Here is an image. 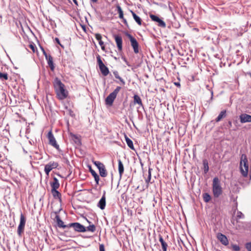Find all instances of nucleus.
<instances>
[{
  "instance_id": "nucleus-1",
  "label": "nucleus",
  "mask_w": 251,
  "mask_h": 251,
  "mask_svg": "<svg viewBox=\"0 0 251 251\" xmlns=\"http://www.w3.org/2000/svg\"><path fill=\"white\" fill-rule=\"evenodd\" d=\"M53 84L57 98L60 100L65 99L68 97V93L65 89L64 84L58 77L55 78Z\"/></svg>"
},
{
  "instance_id": "nucleus-2",
  "label": "nucleus",
  "mask_w": 251,
  "mask_h": 251,
  "mask_svg": "<svg viewBox=\"0 0 251 251\" xmlns=\"http://www.w3.org/2000/svg\"><path fill=\"white\" fill-rule=\"evenodd\" d=\"M240 172L242 176L246 177L248 176L249 165L247 156L245 154H242L240 163Z\"/></svg>"
},
{
  "instance_id": "nucleus-3",
  "label": "nucleus",
  "mask_w": 251,
  "mask_h": 251,
  "mask_svg": "<svg viewBox=\"0 0 251 251\" xmlns=\"http://www.w3.org/2000/svg\"><path fill=\"white\" fill-rule=\"evenodd\" d=\"M212 192L215 198L219 197L223 193L220 181L217 177H215L213 178L212 183Z\"/></svg>"
},
{
  "instance_id": "nucleus-4",
  "label": "nucleus",
  "mask_w": 251,
  "mask_h": 251,
  "mask_svg": "<svg viewBox=\"0 0 251 251\" xmlns=\"http://www.w3.org/2000/svg\"><path fill=\"white\" fill-rule=\"evenodd\" d=\"M121 89V87L120 86H117L116 88L105 99V103L106 104L109 105H112L114 100L116 99L118 93L119 92L120 90Z\"/></svg>"
},
{
  "instance_id": "nucleus-5",
  "label": "nucleus",
  "mask_w": 251,
  "mask_h": 251,
  "mask_svg": "<svg viewBox=\"0 0 251 251\" xmlns=\"http://www.w3.org/2000/svg\"><path fill=\"white\" fill-rule=\"evenodd\" d=\"M97 62L99 65V69L101 73V74L104 76H106L109 73L108 68L103 64L102 62L101 57L100 55L98 54L97 55Z\"/></svg>"
},
{
  "instance_id": "nucleus-6",
  "label": "nucleus",
  "mask_w": 251,
  "mask_h": 251,
  "mask_svg": "<svg viewBox=\"0 0 251 251\" xmlns=\"http://www.w3.org/2000/svg\"><path fill=\"white\" fill-rule=\"evenodd\" d=\"M126 35L129 39L134 52L135 53H138L139 52V44L137 40L128 32L126 33Z\"/></svg>"
},
{
  "instance_id": "nucleus-7",
  "label": "nucleus",
  "mask_w": 251,
  "mask_h": 251,
  "mask_svg": "<svg viewBox=\"0 0 251 251\" xmlns=\"http://www.w3.org/2000/svg\"><path fill=\"white\" fill-rule=\"evenodd\" d=\"M69 226L70 227L73 228L75 231L78 232H86V227L79 223H72L69 224Z\"/></svg>"
},
{
  "instance_id": "nucleus-8",
  "label": "nucleus",
  "mask_w": 251,
  "mask_h": 251,
  "mask_svg": "<svg viewBox=\"0 0 251 251\" xmlns=\"http://www.w3.org/2000/svg\"><path fill=\"white\" fill-rule=\"evenodd\" d=\"M26 219L25 216L23 215L22 213H21L20 215V224L18 227L17 233L19 236H21L22 233L24 232L25 226V224Z\"/></svg>"
},
{
  "instance_id": "nucleus-9",
  "label": "nucleus",
  "mask_w": 251,
  "mask_h": 251,
  "mask_svg": "<svg viewBox=\"0 0 251 251\" xmlns=\"http://www.w3.org/2000/svg\"><path fill=\"white\" fill-rule=\"evenodd\" d=\"M150 17L152 21L157 23L158 26L163 28L166 27V25L165 23L158 16L153 14H150Z\"/></svg>"
},
{
  "instance_id": "nucleus-10",
  "label": "nucleus",
  "mask_w": 251,
  "mask_h": 251,
  "mask_svg": "<svg viewBox=\"0 0 251 251\" xmlns=\"http://www.w3.org/2000/svg\"><path fill=\"white\" fill-rule=\"evenodd\" d=\"M58 166L57 162H50L45 166L44 171L47 175H49L50 172L53 169L56 168Z\"/></svg>"
},
{
  "instance_id": "nucleus-11",
  "label": "nucleus",
  "mask_w": 251,
  "mask_h": 251,
  "mask_svg": "<svg viewBox=\"0 0 251 251\" xmlns=\"http://www.w3.org/2000/svg\"><path fill=\"white\" fill-rule=\"evenodd\" d=\"M48 137L49 140L50 144L54 147L56 149L58 150L59 146L56 143V140L51 131L48 133Z\"/></svg>"
},
{
  "instance_id": "nucleus-12",
  "label": "nucleus",
  "mask_w": 251,
  "mask_h": 251,
  "mask_svg": "<svg viewBox=\"0 0 251 251\" xmlns=\"http://www.w3.org/2000/svg\"><path fill=\"white\" fill-rule=\"evenodd\" d=\"M54 213L55 214V219H56V222L57 225V226L60 228H69V224L65 225L63 221L60 219L59 216L57 215L58 212L55 211L54 212Z\"/></svg>"
},
{
  "instance_id": "nucleus-13",
  "label": "nucleus",
  "mask_w": 251,
  "mask_h": 251,
  "mask_svg": "<svg viewBox=\"0 0 251 251\" xmlns=\"http://www.w3.org/2000/svg\"><path fill=\"white\" fill-rule=\"evenodd\" d=\"M113 37L115 39V42L119 51H122L123 49V40L122 38L120 35H114Z\"/></svg>"
},
{
  "instance_id": "nucleus-14",
  "label": "nucleus",
  "mask_w": 251,
  "mask_h": 251,
  "mask_svg": "<svg viewBox=\"0 0 251 251\" xmlns=\"http://www.w3.org/2000/svg\"><path fill=\"white\" fill-rule=\"evenodd\" d=\"M217 238L223 245L225 246H227L228 245L229 242L228 239L224 234L221 233H218L217 234Z\"/></svg>"
},
{
  "instance_id": "nucleus-15",
  "label": "nucleus",
  "mask_w": 251,
  "mask_h": 251,
  "mask_svg": "<svg viewBox=\"0 0 251 251\" xmlns=\"http://www.w3.org/2000/svg\"><path fill=\"white\" fill-rule=\"evenodd\" d=\"M239 119L241 123H251V115L243 113L239 116Z\"/></svg>"
},
{
  "instance_id": "nucleus-16",
  "label": "nucleus",
  "mask_w": 251,
  "mask_h": 251,
  "mask_svg": "<svg viewBox=\"0 0 251 251\" xmlns=\"http://www.w3.org/2000/svg\"><path fill=\"white\" fill-rule=\"evenodd\" d=\"M106 205V199L105 196V192L104 193L103 196L99 201L97 206L101 210H103L105 208Z\"/></svg>"
},
{
  "instance_id": "nucleus-17",
  "label": "nucleus",
  "mask_w": 251,
  "mask_h": 251,
  "mask_svg": "<svg viewBox=\"0 0 251 251\" xmlns=\"http://www.w3.org/2000/svg\"><path fill=\"white\" fill-rule=\"evenodd\" d=\"M48 64L50 68L51 71H54L55 69V66L53 61V58L51 55L48 56V58L46 59Z\"/></svg>"
},
{
  "instance_id": "nucleus-18",
  "label": "nucleus",
  "mask_w": 251,
  "mask_h": 251,
  "mask_svg": "<svg viewBox=\"0 0 251 251\" xmlns=\"http://www.w3.org/2000/svg\"><path fill=\"white\" fill-rule=\"evenodd\" d=\"M51 192L54 199H58L60 201H61V194L57 189H51Z\"/></svg>"
},
{
  "instance_id": "nucleus-19",
  "label": "nucleus",
  "mask_w": 251,
  "mask_h": 251,
  "mask_svg": "<svg viewBox=\"0 0 251 251\" xmlns=\"http://www.w3.org/2000/svg\"><path fill=\"white\" fill-rule=\"evenodd\" d=\"M60 186V184L59 183V181L58 179L54 177L53 179V181L50 182V186L51 187V189H57Z\"/></svg>"
},
{
  "instance_id": "nucleus-20",
  "label": "nucleus",
  "mask_w": 251,
  "mask_h": 251,
  "mask_svg": "<svg viewBox=\"0 0 251 251\" xmlns=\"http://www.w3.org/2000/svg\"><path fill=\"white\" fill-rule=\"evenodd\" d=\"M118 171L120 177L121 178L124 172V167L121 159H118Z\"/></svg>"
},
{
  "instance_id": "nucleus-21",
  "label": "nucleus",
  "mask_w": 251,
  "mask_h": 251,
  "mask_svg": "<svg viewBox=\"0 0 251 251\" xmlns=\"http://www.w3.org/2000/svg\"><path fill=\"white\" fill-rule=\"evenodd\" d=\"M159 241L161 243L163 251H167V248H168V244L164 240L163 237H162V236L161 235H159Z\"/></svg>"
},
{
  "instance_id": "nucleus-22",
  "label": "nucleus",
  "mask_w": 251,
  "mask_h": 251,
  "mask_svg": "<svg viewBox=\"0 0 251 251\" xmlns=\"http://www.w3.org/2000/svg\"><path fill=\"white\" fill-rule=\"evenodd\" d=\"M70 136L72 138L75 144L78 146H80L81 145V140L76 135L71 133Z\"/></svg>"
},
{
  "instance_id": "nucleus-23",
  "label": "nucleus",
  "mask_w": 251,
  "mask_h": 251,
  "mask_svg": "<svg viewBox=\"0 0 251 251\" xmlns=\"http://www.w3.org/2000/svg\"><path fill=\"white\" fill-rule=\"evenodd\" d=\"M226 110L222 111L220 113V114H219L218 117L216 118L215 121L216 122H219L220 121H221L222 119H223V118H225L226 117Z\"/></svg>"
},
{
  "instance_id": "nucleus-24",
  "label": "nucleus",
  "mask_w": 251,
  "mask_h": 251,
  "mask_svg": "<svg viewBox=\"0 0 251 251\" xmlns=\"http://www.w3.org/2000/svg\"><path fill=\"white\" fill-rule=\"evenodd\" d=\"M100 176L102 177H105L107 176V172L106 170L104 165L99 169Z\"/></svg>"
},
{
  "instance_id": "nucleus-25",
  "label": "nucleus",
  "mask_w": 251,
  "mask_h": 251,
  "mask_svg": "<svg viewBox=\"0 0 251 251\" xmlns=\"http://www.w3.org/2000/svg\"><path fill=\"white\" fill-rule=\"evenodd\" d=\"M202 164L203 166V172L205 174H207L209 171L208 162L207 159H204L202 160Z\"/></svg>"
},
{
  "instance_id": "nucleus-26",
  "label": "nucleus",
  "mask_w": 251,
  "mask_h": 251,
  "mask_svg": "<svg viewBox=\"0 0 251 251\" xmlns=\"http://www.w3.org/2000/svg\"><path fill=\"white\" fill-rule=\"evenodd\" d=\"M131 12L134 20L139 25H141L142 22L141 19L132 11H131Z\"/></svg>"
},
{
  "instance_id": "nucleus-27",
  "label": "nucleus",
  "mask_w": 251,
  "mask_h": 251,
  "mask_svg": "<svg viewBox=\"0 0 251 251\" xmlns=\"http://www.w3.org/2000/svg\"><path fill=\"white\" fill-rule=\"evenodd\" d=\"M125 140L128 147L132 150H134L133 142L126 135H125Z\"/></svg>"
},
{
  "instance_id": "nucleus-28",
  "label": "nucleus",
  "mask_w": 251,
  "mask_h": 251,
  "mask_svg": "<svg viewBox=\"0 0 251 251\" xmlns=\"http://www.w3.org/2000/svg\"><path fill=\"white\" fill-rule=\"evenodd\" d=\"M87 221L89 224L91 223L88 220H87ZM87 231L92 232H95L96 231V226L94 224H90L89 226L86 227V231Z\"/></svg>"
},
{
  "instance_id": "nucleus-29",
  "label": "nucleus",
  "mask_w": 251,
  "mask_h": 251,
  "mask_svg": "<svg viewBox=\"0 0 251 251\" xmlns=\"http://www.w3.org/2000/svg\"><path fill=\"white\" fill-rule=\"evenodd\" d=\"M133 100L134 103H137L140 105H142L143 103L140 97L137 95H134L133 96Z\"/></svg>"
},
{
  "instance_id": "nucleus-30",
  "label": "nucleus",
  "mask_w": 251,
  "mask_h": 251,
  "mask_svg": "<svg viewBox=\"0 0 251 251\" xmlns=\"http://www.w3.org/2000/svg\"><path fill=\"white\" fill-rule=\"evenodd\" d=\"M202 196H203V201L205 202H208L211 198L210 195L207 193H204L203 194Z\"/></svg>"
},
{
  "instance_id": "nucleus-31",
  "label": "nucleus",
  "mask_w": 251,
  "mask_h": 251,
  "mask_svg": "<svg viewBox=\"0 0 251 251\" xmlns=\"http://www.w3.org/2000/svg\"><path fill=\"white\" fill-rule=\"evenodd\" d=\"M117 10H118V13H119V17L120 19H124V14L123 11L121 8V7L118 5L117 6Z\"/></svg>"
},
{
  "instance_id": "nucleus-32",
  "label": "nucleus",
  "mask_w": 251,
  "mask_h": 251,
  "mask_svg": "<svg viewBox=\"0 0 251 251\" xmlns=\"http://www.w3.org/2000/svg\"><path fill=\"white\" fill-rule=\"evenodd\" d=\"M152 170L151 169V168H149V171H148V176L147 177V178H146L145 179V182L147 184V185L148 186L149 185V182H150L151 181V171Z\"/></svg>"
},
{
  "instance_id": "nucleus-33",
  "label": "nucleus",
  "mask_w": 251,
  "mask_h": 251,
  "mask_svg": "<svg viewBox=\"0 0 251 251\" xmlns=\"http://www.w3.org/2000/svg\"><path fill=\"white\" fill-rule=\"evenodd\" d=\"M0 79L2 81L7 80L8 79L7 74L0 72Z\"/></svg>"
},
{
  "instance_id": "nucleus-34",
  "label": "nucleus",
  "mask_w": 251,
  "mask_h": 251,
  "mask_svg": "<svg viewBox=\"0 0 251 251\" xmlns=\"http://www.w3.org/2000/svg\"><path fill=\"white\" fill-rule=\"evenodd\" d=\"M93 163L97 167L98 169L101 168L102 166L104 165L103 163L98 161H92Z\"/></svg>"
},
{
  "instance_id": "nucleus-35",
  "label": "nucleus",
  "mask_w": 251,
  "mask_h": 251,
  "mask_svg": "<svg viewBox=\"0 0 251 251\" xmlns=\"http://www.w3.org/2000/svg\"><path fill=\"white\" fill-rule=\"evenodd\" d=\"M62 160L64 163H65L68 166H70V163L67 157L65 156V155H63Z\"/></svg>"
},
{
  "instance_id": "nucleus-36",
  "label": "nucleus",
  "mask_w": 251,
  "mask_h": 251,
  "mask_svg": "<svg viewBox=\"0 0 251 251\" xmlns=\"http://www.w3.org/2000/svg\"><path fill=\"white\" fill-rule=\"evenodd\" d=\"M232 250L235 251H239L240 250V248L238 245L233 244L232 245Z\"/></svg>"
},
{
  "instance_id": "nucleus-37",
  "label": "nucleus",
  "mask_w": 251,
  "mask_h": 251,
  "mask_svg": "<svg viewBox=\"0 0 251 251\" xmlns=\"http://www.w3.org/2000/svg\"><path fill=\"white\" fill-rule=\"evenodd\" d=\"M245 248L248 251H251V242L247 243L245 244Z\"/></svg>"
},
{
  "instance_id": "nucleus-38",
  "label": "nucleus",
  "mask_w": 251,
  "mask_h": 251,
  "mask_svg": "<svg viewBox=\"0 0 251 251\" xmlns=\"http://www.w3.org/2000/svg\"><path fill=\"white\" fill-rule=\"evenodd\" d=\"M88 167H89V172L91 173V174L93 176L97 175V173L94 170L92 169L91 166H89Z\"/></svg>"
},
{
  "instance_id": "nucleus-39",
  "label": "nucleus",
  "mask_w": 251,
  "mask_h": 251,
  "mask_svg": "<svg viewBox=\"0 0 251 251\" xmlns=\"http://www.w3.org/2000/svg\"><path fill=\"white\" fill-rule=\"evenodd\" d=\"M237 217L239 219H243L244 215L240 211H238L237 213Z\"/></svg>"
},
{
  "instance_id": "nucleus-40",
  "label": "nucleus",
  "mask_w": 251,
  "mask_h": 251,
  "mask_svg": "<svg viewBox=\"0 0 251 251\" xmlns=\"http://www.w3.org/2000/svg\"><path fill=\"white\" fill-rule=\"evenodd\" d=\"M95 37H96V39L98 41H99V42L101 40V38H102L101 35L100 34H99V33L95 34Z\"/></svg>"
},
{
  "instance_id": "nucleus-41",
  "label": "nucleus",
  "mask_w": 251,
  "mask_h": 251,
  "mask_svg": "<svg viewBox=\"0 0 251 251\" xmlns=\"http://www.w3.org/2000/svg\"><path fill=\"white\" fill-rule=\"evenodd\" d=\"M95 179V181L96 182L97 184H99V180H100V177L99 175L97 174V175H95L93 176Z\"/></svg>"
},
{
  "instance_id": "nucleus-42",
  "label": "nucleus",
  "mask_w": 251,
  "mask_h": 251,
  "mask_svg": "<svg viewBox=\"0 0 251 251\" xmlns=\"http://www.w3.org/2000/svg\"><path fill=\"white\" fill-rule=\"evenodd\" d=\"M117 78L120 81V82L121 83V84H122L123 85H125L126 82L121 77H120L119 76Z\"/></svg>"
},
{
  "instance_id": "nucleus-43",
  "label": "nucleus",
  "mask_w": 251,
  "mask_h": 251,
  "mask_svg": "<svg viewBox=\"0 0 251 251\" xmlns=\"http://www.w3.org/2000/svg\"><path fill=\"white\" fill-rule=\"evenodd\" d=\"M100 251H105V248L103 244H100L99 247Z\"/></svg>"
},
{
  "instance_id": "nucleus-44",
  "label": "nucleus",
  "mask_w": 251,
  "mask_h": 251,
  "mask_svg": "<svg viewBox=\"0 0 251 251\" xmlns=\"http://www.w3.org/2000/svg\"><path fill=\"white\" fill-rule=\"evenodd\" d=\"M29 47H30V48L32 50L33 52H35V49H36V47H35V45H34V44H30L29 45Z\"/></svg>"
},
{
  "instance_id": "nucleus-45",
  "label": "nucleus",
  "mask_w": 251,
  "mask_h": 251,
  "mask_svg": "<svg viewBox=\"0 0 251 251\" xmlns=\"http://www.w3.org/2000/svg\"><path fill=\"white\" fill-rule=\"evenodd\" d=\"M55 41L56 42V43L59 44L62 48H64L63 46L61 44V43L60 42V41H59V39L58 38H55Z\"/></svg>"
},
{
  "instance_id": "nucleus-46",
  "label": "nucleus",
  "mask_w": 251,
  "mask_h": 251,
  "mask_svg": "<svg viewBox=\"0 0 251 251\" xmlns=\"http://www.w3.org/2000/svg\"><path fill=\"white\" fill-rule=\"evenodd\" d=\"M42 50H43V53L44 55L45 56L46 59H47V58H48V56H50V54L48 55L43 48H42Z\"/></svg>"
},
{
  "instance_id": "nucleus-47",
  "label": "nucleus",
  "mask_w": 251,
  "mask_h": 251,
  "mask_svg": "<svg viewBox=\"0 0 251 251\" xmlns=\"http://www.w3.org/2000/svg\"><path fill=\"white\" fill-rule=\"evenodd\" d=\"M115 77L117 78L118 77H119L120 75H119V73L117 71H114L113 72Z\"/></svg>"
},
{
  "instance_id": "nucleus-48",
  "label": "nucleus",
  "mask_w": 251,
  "mask_h": 251,
  "mask_svg": "<svg viewBox=\"0 0 251 251\" xmlns=\"http://www.w3.org/2000/svg\"><path fill=\"white\" fill-rule=\"evenodd\" d=\"M174 84H175L176 86H177V87H179V88H180V83H179V82H175L174 83Z\"/></svg>"
},
{
  "instance_id": "nucleus-49",
  "label": "nucleus",
  "mask_w": 251,
  "mask_h": 251,
  "mask_svg": "<svg viewBox=\"0 0 251 251\" xmlns=\"http://www.w3.org/2000/svg\"><path fill=\"white\" fill-rule=\"evenodd\" d=\"M99 44H100V46L104 45V43H103V41H102V40L100 41L99 42Z\"/></svg>"
},
{
  "instance_id": "nucleus-50",
  "label": "nucleus",
  "mask_w": 251,
  "mask_h": 251,
  "mask_svg": "<svg viewBox=\"0 0 251 251\" xmlns=\"http://www.w3.org/2000/svg\"><path fill=\"white\" fill-rule=\"evenodd\" d=\"M123 22L124 23V24L126 25H127V22L126 21V20L124 18V19H123Z\"/></svg>"
},
{
  "instance_id": "nucleus-51",
  "label": "nucleus",
  "mask_w": 251,
  "mask_h": 251,
  "mask_svg": "<svg viewBox=\"0 0 251 251\" xmlns=\"http://www.w3.org/2000/svg\"><path fill=\"white\" fill-rule=\"evenodd\" d=\"M210 92H211V100H212L213 99V92L212 90H211Z\"/></svg>"
},
{
  "instance_id": "nucleus-52",
  "label": "nucleus",
  "mask_w": 251,
  "mask_h": 251,
  "mask_svg": "<svg viewBox=\"0 0 251 251\" xmlns=\"http://www.w3.org/2000/svg\"><path fill=\"white\" fill-rule=\"evenodd\" d=\"M122 58L123 59L124 61L126 63V64L127 65H129L128 64V62H127V60H126V58H125V57H124H124H123Z\"/></svg>"
},
{
  "instance_id": "nucleus-53",
  "label": "nucleus",
  "mask_w": 251,
  "mask_h": 251,
  "mask_svg": "<svg viewBox=\"0 0 251 251\" xmlns=\"http://www.w3.org/2000/svg\"><path fill=\"white\" fill-rule=\"evenodd\" d=\"M100 47H101V50H105V47L104 46V45L100 46Z\"/></svg>"
},
{
  "instance_id": "nucleus-54",
  "label": "nucleus",
  "mask_w": 251,
  "mask_h": 251,
  "mask_svg": "<svg viewBox=\"0 0 251 251\" xmlns=\"http://www.w3.org/2000/svg\"><path fill=\"white\" fill-rule=\"evenodd\" d=\"M91 2L93 3H96L98 0H90Z\"/></svg>"
},
{
  "instance_id": "nucleus-55",
  "label": "nucleus",
  "mask_w": 251,
  "mask_h": 251,
  "mask_svg": "<svg viewBox=\"0 0 251 251\" xmlns=\"http://www.w3.org/2000/svg\"><path fill=\"white\" fill-rule=\"evenodd\" d=\"M73 1L74 2V3L76 4V5H77V1L76 0H73Z\"/></svg>"
},
{
  "instance_id": "nucleus-56",
  "label": "nucleus",
  "mask_w": 251,
  "mask_h": 251,
  "mask_svg": "<svg viewBox=\"0 0 251 251\" xmlns=\"http://www.w3.org/2000/svg\"><path fill=\"white\" fill-rule=\"evenodd\" d=\"M3 132H4V131H5V132H7V130L6 129H4V130H3Z\"/></svg>"
},
{
  "instance_id": "nucleus-57",
  "label": "nucleus",
  "mask_w": 251,
  "mask_h": 251,
  "mask_svg": "<svg viewBox=\"0 0 251 251\" xmlns=\"http://www.w3.org/2000/svg\"><path fill=\"white\" fill-rule=\"evenodd\" d=\"M228 123H229V125L231 126V122L230 121H229L228 122Z\"/></svg>"
},
{
  "instance_id": "nucleus-58",
  "label": "nucleus",
  "mask_w": 251,
  "mask_h": 251,
  "mask_svg": "<svg viewBox=\"0 0 251 251\" xmlns=\"http://www.w3.org/2000/svg\"><path fill=\"white\" fill-rule=\"evenodd\" d=\"M111 179H112V180H113V174H111Z\"/></svg>"
},
{
  "instance_id": "nucleus-59",
  "label": "nucleus",
  "mask_w": 251,
  "mask_h": 251,
  "mask_svg": "<svg viewBox=\"0 0 251 251\" xmlns=\"http://www.w3.org/2000/svg\"><path fill=\"white\" fill-rule=\"evenodd\" d=\"M189 60V57H187V60Z\"/></svg>"
}]
</instances>
